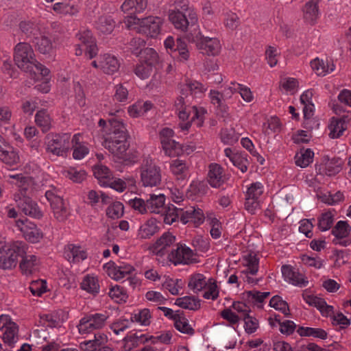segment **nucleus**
<instances>
[{
  "mask_svg": "<svg viewBox=\"0 0 351 351\" xmlns=\"http://www.w3.org/2000/svg\"><path fill=\"white\" fill-rule=\"evenodd\" d=\"M109 122V136L102 143L103 146L112 154L123 157L130 147L128 141L129 135L122 121L112 118Z\"/></svg>",
  "mask_w": 351,
  "mask_h": 351,
  "instance_id": "1",
  "label": "nucleus"
},
{
  "mask_svg": "<svg viewBox=\"0 0 351 351\" xmlns=\"http://www.w3.org/2000/svg\"><path fill=\"white\" fill-rule=\"evenodd\" d=\"M26 254L25 245L22 242L16 241L10 245L0 243V268L10 269L15 267L19 257Z\"/></svg>",
  "mask_w": 351,
  "mask_h": 351,
  "instance_id": "2",
  "label": "nucleus"
},
{
  "mask_svg": "<svg viewBox=\"0 0 351 351\" xmlns=\"http://www.w3.org/2000/svg\"><path fill=\"white\" fill-rule=\"evenodd\" d=\"M14 60L16 65L25 72H29L32 75H36L33 71V64L36 60L32 46L27 43H19L14 47Z\"/></svg>",
  "mask_w": 351,
  "mask_h": 351,
  "instance_id": "3",
  "label": "nucleus"
},
{
  "mask_svg": "<svg viewBox=\"0 0 351 351\" xmlns=\"http://www.w3.org/2000/svg\"><path fill=\"white\" fill-rule=\"evenodd\" d=\"M125 23L128 28L133 25H138L137 31L139 33L154 38L160 33L162 19L152 16L143 19H139L137 16H128Z\"/></svg>",
  "mask_w": 351,
  "mask_h": 351,
  "instance_id": "4",
  "label": "nucleus"
},
{
  "mask_svg": "<svg viewBox=\"0 0 351 351\" xmlns=\"http://www.w3.org/2000/svg\"><path fill=\"white\" fill-rule=\"evenodd\" d=\"M195 30V33H189L186 38L190 42L195 43L202 53L208 56H216L221 49L219 40L216 38L204 37L200 32Z\"/></svg>",
  "mask_w": 351,
  "mask_h": 351,
  "instance_id": "5",
  "label": "nucleus"
},
{
  "mask_svg": "<svg viewBox=\"0 0 351 351\" xmlns=\"http://www.w3.org/2000/svg\"><path fill=\"white\" fill-rule=\"evenodd\" d=\"M141 178L144 186H158L161 182L160 168L152 159H144L141 167Z\"/></svg>",
  "mask_w": 351,
  "mask_h": 351,
  "instance_id": "6",
  "label": "nucleus"
},
{
  "mask_svg": "<svg viewBox=\"0 0 351 351\" xmlns=\"http://www.w3.org/2000/svg\"><path fill=\"white\" fill-rule=\"evenodd\" d=\"M16 206L26 215L36 219H40L43 213L37 203L27 195V189L22 188L14 194Z\"/></svg>",
  "mask_w": 351,
  "mask_h": 351,
  "instance_id": "7",
  "label": "nucleus"
},
{
  "mask_svg": "<svg viewBox=\"0 0 351 351\" xmlns=\"http://www.w3.org/2000/svg\"><path fill=\"white\" fill-rule=\"evenodd\" d=\"M47 149L57 156H64L70 148V135L49 134L47 136Z\"/></svg>",
  "mask_w": 351,
  "mask_h": 351,
  "instance_id": "8",
  "label": "nucleus"
},
{
  "mask_svg": "<svg viewBox=\"0 0 351 351\" xmlns=\"http://www.w3.org/2000/svg\"><path fill=\"white\" fill-rule=\"evenodd\" d=\"M45 197L50 203L56 219L60 222L66 221L69 215V212L64 199L58 194L57 190L53 189L46 191Z\"/></svg>",
  "mask_w": 351,
  "mask_h": 351,
  "instance_id": "9",
  "label": "nucleus"
},
{
  "mask_svg": "<svg viewBox=\"0 0 351 351\" xmlns=\"http://www.w3.org/2000/svg\"><path fill=\"white\" fill-rule=\"evenodd\" d=\"M165 47L169 49L171 52L174 53L173 57L179 58L180 60H187L189 57V51L186 48V44L182 38L176 39V44L172 36H168L165 40Z\"/></svg>",
  "mask_w": 351,
  "mask_h": 351,
  "instance_id": "10",
  "label": "nucleus"
},
{
  "mask_svg": "<svg viewBox=\"0 0 351 351\" xmlns=\"http://www.w3.org/2000/svg\"><path fill=\"white\" fill-rule=\"evenodd\" d=\"M17 226L23 233V236L26 240L31 243H35L38 242L43 237L42 232L34 223L23 220L16 221Z\"/></svg>",
  "mask_w": 351,
  "mask_h": 351,
  "instance_id": "11",
  "label": "nucleus"
},
{
  "mask_svg": "<svg viewBox=\"0 0 351 351\" xmlns=\"http://www.w3.org/2000/svg\"><path fill=\"white\" fill-rule=\"evenodd\" d=\"M81 42L82 46L84 47L85 55L89 59L95 57L98 53V49L95 40L93 38L90 31L86 30L77 35Z\"/></svg>",
  "mask_w": 351,
  "mask_h": 351,
  "instance_id": "12",
  "label": "nucleus"
},
{
  "mask_svg": "<svg viewBox=\"0 0 351 351\" xmlns=\"http://www.w3.org/2000/svg\"><path fill=\"white\" fill-rule=\"evenodd\" d=\"M193 256V252L189 247L178 244L176 249H173L169 254V261L174 264L189 263Z\"/></svg>",
  "mask_w": 351,
  "mask_h": 351,
  "instance_id": "13",
  "label": "nucleus"
},
{
  "mask_svg": "<svg viewBox=\"0 0 351 351\" xmlns=\"http://www.w3.org/2000/svg\"><path fill=\"white\" fill-rule=\"evenodd\" d=\"M208 168V182L213 188H219L226 181L223 168L217 164H210Z\"/></svg>",
  "mask_w": 351,
  "mask_h": 351,
  "instance_id": "14",
  "label": "nucleus"
},
{
  "mask_svg": "<svg viewBox=\"0 0 351 351\" xmlns=\"http://www.w3.org/2000/svg\"><path fill=\"white\" fill-rule=\"evenodd\" d=\"M204 215L202 209L195 207H190L186 210L181 211V221L183 223L193 222L195 226L202 223L204 221Z\"/></svg>",
  "mask_w": 351,
  "mask_h": 351,
  "instance_id": "15",
  "label": "nucleus"
},
{
  "mask_svg": "<svg viewBox=\"0 0 351 351\" xmlns=\"http://www.w3.org/2000/svg\"><path fill=\"white\" fill-rule=\"evenodd\" d=\"M120 66L117 58L110 54L100 55V70L108 75H112L117 72Z\"/></svg>",
  "mask_w": 351,
  "mask_h": 351,
  "instance_id": "16",
  "label": "nucleus"
},
{
  "mask_svg": "<svg viewBox=\"0 0 351 351\" xmlns=\"http://www.w3.org/2000/svg\"><path fill=\"white\" fill-rule=\"evenodd\" d=\"M169 18L175 27L182 31L186 30L190 24V22L186 19V15L179 10L171 12L169 13ZM196 21L197 19L195 17L191 18V26L195 24Z\"/></svg>",
  "mask_w": 351,
  "mask_h": 351,
  "instance_id": "17",
  "label": "nucleus"
},
{
  "mask_svg": "<svg viewBox=\"0 0 351 351\" xmlns=\"http://www.w3.org/2000/svg\"><path fill=\"white\" fill-rule=\"evenodd\" d=\"M64 256L67 261L72 263H79L87 257L86 252L82 250L80 246L68 244L64 247Z\"/></svg>",
  "mask_w": 351,
  "mask_h": 351,
  "instance_id": "18",
  "label": "nucleus"
},
{
  "mask_svg": "<svg viewBox=\"0 0 351 351\" xmlns=\"http://www.w3.org/2000/svg\"><path fill=\"white\" fill-rule=\"evenodd\" d=\"M147 5V0H125L121 5L123 12L133 16L136 13H141L145 10ZM134 16H135L134 15Z\"/></svg>",
  "mask_w": 351,
  "mask_h": 351,
  "instance_id": "19",
  "label": "nucleus"
},
{
  "mask_svg": "<svg viewBox=\"0 0 351 351\" xmlns=\"http://www.w3.org/2000/svg\"><path fill=\"white\" fill-rule=\"evenodd\" d=\"M0 160L10 166L16 165L19 161V156L14 148L6 143L0 149Z\"/></svg>",
  "mask_w": 351,
  "mask_h": 351,
  "instance_id": "20",
  "label": "nucleus"
},
{
  "mask_svg": "<svg viewBox=\"0 0 351 351\" xmlns=\"http://www.w3.org/2000/svg\"><path fill=\"white\" fill-rule=\"evenodd\" d=\"M282 274L286 279L294 285L305 286L308 282L304 279L301 274L295 271L290 265H282Z\"/></svg>",
  "mask_w": 351,
  "mask_h": 351,
  "instance_id": "21",
  "label": "nucleus"
},
{
  "mask_svg": "<svg viewBox=\"0 0 351 351\" xmlns=\"http://www.w3.org/2000/svg\"><path fill=\"white\" fill-rule=\"evenodd\" d=\"M311 66L317 75L324 76L335 70L332 61L329 62L328 60L324 61V60H319L318 58L311 62Z\"/></svg>",
  "mask_w": 351,
  "mask_h": 351,
  "instance_id": "22",
  "label": "nucleus"
},
{
  "mask_svg": "<svg viewBox=\"0 0 351 351\" xmlns=\"http://www.w3.org/2000/svg\"><path fill=\"white\" fill-rule=\"evenodd\" d=\"M175 328L182 333L192 336L195 334V330L189 325L188 319L182 316L179 311H176L173 317Z\"/></svg>",
  "mask_w": 351,
  "mask_h": 351,
  "instance_id": "23",
  "label": "nucleus"
},
{
  "mask_svg": "<svg viewBox=\"0 0 351 351\" xmlns=\"http://www.w3.org/2000/svg\"><path fill=\"white\" fill-rule=\"evenodd\" d=\"M146 201L147 210L151 213H160L165 208V197L162 194L150 195Z\"/></svg>",
  "mask_w": 351,
  "mask_h": 351,
  "instance_id": "24",
  "label": "nucleus"
},
{
  "mask_svg": "<svg viewBox=\"0 0 351 351\" xmlns=\"http://www.w3.org/2000/svg\"><path fill=\"white\" fill-rule=\"evenodd\" d=\"M320 0H311L307 2L304 8V17L306 21L312 24L318 17V3Z\"/></svg>",
  "mask_w": 351,
  "mask_h": 351,
  "instance_id": "25",
  "label": "nucleus"
},
{
  "mask_svg": "<svg viewBox=\"0 0 351 351\" xmlns=\"http://www.w3.org/2000/svg\"><path fill=\"white\" fill-rule=\"evenodd\" d=\"M159 230L157 221L154 218L148 219L139 228L138 236L141 239H149L156 233Z\"/></svg>",
  "mask_w": 351,
  "mask_h": 351,
  "instance_id": "26",
  "label": "nucleus"
},
{
  "mask_svg": "<svg viewBox=\"0 0 351 351\" xmlns=\"http://www.w3.org/2000/svg\"><path fill=\"white\" fill-rule=\"evenodd\" d=\"M346 123L344 119L332 118L331 122L328 125L330 130L329 136L331 138H336L341 136L343 132L346 130Z\"/></svg>",
  "mask_w": 351,
  "mask_h": 351,
  "instance_id": "27",
  "label": "nucleus"
},
{
  "mask_svg": "<svg viewBox=\"0 0 351 351\" xmlns=\"http://www.w3.org/2000/svg\"><path fill=\"white\" fill-rule=\"evenodd\" d=\"M204 90L206 88L204 85L197 81L186 80L185 84L180 85V94L185 96H188L189 93L191 95L202 93Z\"/></svg>",
  "mask_w": 351,
  "mask_h": 351,
  "instance_id": "28",
  "label": "nucleus"
},
{
  "mask_svg": "<svg viewBox=\"0 0 351 351\" xmlns=\"http://www.w3.org/2000/svg\"><path fill=\"white\" fill-rule=\"evenodd\" d=\"M19 27L21 32L28 38H36L40 34V27L38 25L31 21H21L19 24Z\"/></svg>",
  "mask_w": 351,
  "mask_h": 351,
  "instance_id": "29",
  "label": "nucleus"
},
{
  "mask_svg": "<svg viewBox=\"0 0 351 351\" xmlns=\"http://www.w3.org/2000/svg\"><path fill=\"white\" fill-rule=\"evenodd\" d=\"M175 304L185 309L197 311L200 308V300L195 296H185L176 300Z\"/></svg>",
  "mask_w": 351,
  "mask_h": 351,
  "instance_id": "30",
  "label": "nucleus"
},
{
  "mask_svg": "<svg viewBox=\"0 0 351 351\" xmlns=\"http://www.w3.org/2000/svg\"><path fill=\"white\" fill-rule=\"evenodd\" d=\"M314 152L309 148H302L295 156L296 165L304 168L308 166L313 160Z\"/></svg>",
  "mask_w": 351,
  "mask_h": 351,
  "instance_id": "31",
  "label": "nucleus"
},
{
  "mask_svg": "<svg viewBox=\"0 0 351 351\" xmlns=\"http://www.w3.org/2000/svg\"><path fill=\"white\" fill-rule=\"evenodd\" d=\"M20 263V269L23 274L25 275L32 274L37 265L36 256L34 255L27 256L24 254Z\"/></svg>",
  "mask_w": 351,
  "mask_h": 351,
  "instance_id": "32",
  "label": "nucleus"
},
{
  "mask_svg": "<svg viewBox=\"0 0 351 351\" xmlns=\"http://www.w3.org/2000/svg\"><path fill=\"white\" fill-rule=\"evenodd\" d=\"M18 332V326L15 323L10 322L3 334L4 342L10 346H13L19 339Z\"/></svg>",
  "mask_w": 351,
  "mask_h": 351,
  "instance_id": "33",
  "label": "nucleus"
},
{
  "mask_svg": "<svg viewBox=\"0 0 351 351\" xmlns=\"http://www.w3.org/2000/svg\"><path fill=\"white\" fill-rule=\"evenodd\" d=\"M140 61L152 66H155L159 61L157 52L152 48H145L138 56Z\"/></svg>",
  "mask_w": 351,
  "mask_h": 351,
  "instance_id": "34",
  "label": "nucleus"
},
{
  "mask_svg": "<svg viewBox=\"0 0 351 351\" xmlns=\"http://www.w3.org/2000/svg\"><path fill=\"white\" fill-rule=\"evenodd\" d=\"M115 27V22L110 16H101L96 23V28L103 34H110Z\"/></svg>",
  "mask_w": 351,
  "mask_h": 351,
  "instance_id": "35",
  "label": "nucleus"
},
{
  "mask_svg": "<svg viewBox=\"0 0 351 351\" xmlns=\"http://www.w3.org/2000/svg\"><path fill=\"white\" fill-rule=\"evenodd\" d=\"M93 173L95 177L98 180L101 186L108 184V181L112 176L110 170L106 166L102 165H95L93 167Z\"/></svg>",
  "mask_w": 351,
  "mask_h": 351,
  "instance_id": "36",
  "label": "nucleus"
},
{
  "mask_svg": "<svg viewBox=\"0 0 351 351\" xmlns=\"http://www.w3.org/2000/svg\"><path fill=\"white\" fill-rule=\"evenodd\" d=\"M162 146L165 154L170 157L178 156L183 153L182 145L176 142L174 140H170L169 141L163 140Z\"/></svg>",
  "mask_w": 351,
  "mask_h": 351,
  "instance_id": "37",
  "label": "nucleus"
},
{
  "mask_svg": "<svg viewBox=\"0 0 351 351\" xmlns=\"http://www.w3.org/2000/svg\"><path fill=\"white\" fill-rule=\"evenodd\" d=\"M297 332L301 337H313L321 339H326L327 338V332L322 328L300 326L297 330Z\"/></svg>",
  "mask_w": 351,
  "mask_h": 351,
  "instance_id": "38",
  "label": "nucleus"
},
{
  "mask_svg": "<svg viewBox=\"0 0 351 351\" xmlns=\"http://www.w3.org/2000/svg\"><path fill=\"white\" fill-rule=\"evenodd\" d=\"M176 241V237L169 232L163 234L158 239L154 245L155 250H157V254H163L167 247H169Z\"/></svg>",
  "mask_w": 351,
  "mask_h": 351,
  "instance_id": "39",
  "label": "nucleus"
},
{
  "mask_svg": "<svg viewBox=\"0 0 351 351\" xmlns=\"http://www.w3.org/2000/svg\"><path fill=\"white\" fill-rule=\"evenodd\" d=\"M35 121L43 132H47L51 128V118L46 110L37 112L35 116Z\"/></svg>",
  "mask_w": 351,
  "mask_h": 351,
  "instance_id": "40",
  "label": "nucleus"
},
{
  "mask_svg": "<svg viewBox=\"0 0 351 351\" xmlns=\"http://www.w3.org/2000/svg\"><path fill=\"white\" fill-rule=\"evenodd\" d=\"M36 49L42 54H50L53 51L51 40L46 36H42L40 38H36Z\"/></svg>",
  "mask_w": 351,
  "mask_h": 351,
  "instance_id": "41",
  "label": "nucleus"
},
{
  "mask_svg": "<svg viewBox=\"0 0 351 351\" xmlns=\"http://www.w3.org/2000/svg\"><path fill=\"white\" fill-rule=\"evenodd\" d=\"M164 214L162 217H163V221L169 225L172 224L175 222L179 217H181L182 209H178L173 205L169 206L167 208H165Z\"/></svg>",
  "mask_w": 351,
  "mask_h": 351,
  "instance_id": "42",
  "label": "nucleus"
},
{
  "mask_svg": "<svg viewBox=\"0 0 351 351\" xmlns=\"http://www.w3.org/2000/svg\"><path fill=\"white\" fill-rule=\"evenodd\" d=\"M171 170L177 176L178 180H184L186 177L188 167L184 160H175L171 165Z\"/></svg>",
  "mask_w": 351,
  "mask_h": 351,
  "instance_id": "43",
  "label": "nucleus"
},
{
  "mask_svg": "<svg viewBox=\"0 0 351 351\" xmlns=\"http://www.w3.org/2000/svg\"><path fill=\"white\" fill-rule=\"evenodd\" d=\"M206 278L203 274H195L190 278L188 287L194 292L202 291L206 286Z\"/></svg>",
  "mask_w": 351,
  "mask_h": 351,
  "instance_id": "44",
  "label": "nucleus"
},
{
  "mask_svg": "<svg viewBox=\"0 0 351 351\" xmlns=\"http://www.w3.org/2000/svg\"><path fill=\"white\" fill-rule=\"evenodd\" d=\"M53 10L57 13L71 16L75 15L79 12L76 5L64 2L56 3L53 6Z\"/></svg>",
  "mask_w": 351,
  "mask_h": 351,
  "instance_id": "45",
  "label": "nucleus"
},
{
  "mask_svg": "<svg viewBox=\"0 0 351 351\" xmlns=\"http://www.w3.org/2000/svg\"><path fill=\"white\" fill-rule=\"evenodd\" d=\"M81 287L93 294L97 293L99 289L98 279L93 276H87L81 283Z\"/></svg>",
  "mask_w": 351,
  "mask_h": 351,
  "instance_id": "46",
  "label": "nucleus"
},
{
  "mask_svg": "<svg viewBox=\"0 0 351 351\" xmlns=\"http://www.w3.org/2000/svg\"><path fill=\"white\" fill-rule=\"evenodd\" d=\"M350 231L349 225L346 221H339L332 230V234L337 239H343L346 237Z\"/></svg>",
  "mask_w": 351,
  "mask_h": 351,
  "instance_id": "47",
  "label": "nucleus"
},
{
  "mask_svg": "<svg viewBox=\"0 0 351 351\" xmlns=\"http://www.w3.org/2000/svg\"><path fill=\"white\" fill-rule=\"evenodd\" d=\"M269 306L278 311H280L286 316L290 315V313H289V308L288 304L287 303V302L282 300L281 297H280L279 295H275L273 298H271V299L269 301Z\"/></svg>",
  "mask_w": 351,
  "mask_h": 351,
  "instance_id": "48",
  "label": "nucleus"
},
{
  "mask_svg": "<svg viewBox=\"0 0 351 351\" xmlns=\"http://www.w3.org/2000/svg\"><path fill=\"white\" fill-rule=\"evenodd\" d=\"M191 108L193 116L192 117L191 121L186 123H180L179 124V126L182 130H188L191 126V123L195 122V121L197 127H201L203 124V119L199 115V112L198 111L197 107L193 106Z\"/></svg>",
  "mask_w": 351,
  "mask_h": 351,
  "instance_id": "49",
  "label": "nucleus"
},
{
  "mask_svg": "<svg viewBox=\"0 0 351 351\" xmlns=\"http://www.w3.org/2000/svg\"><path fill=\"white\" fill-rule=\"evenodd\" d=\"M333 223V215L330 212L323 213L318 220V228L321 231L329 230Z\"/></svg>",
  "mask_w": 351,
  "mask_h": 351,
  "instance_id": "50",
  "label": "nucleus"
},
{
  "mask_svg": "<svg viewBox=\"0 0 351 351\" xmlns=\"http://www.w3.org/2000/svg\"><path fill=\"white\" fill-rule=\"evenodd\" d=\"M244 295H246V300L249 302L262 303L264 300L270 295L269 292H260L253 290L246 291Z\"/></svg>",
  "mask_w": 351,
  "mask_h": 351,
  "instance_id": "51",
  "label": "nucleus"
},
{
  "mask_svg": "<svg viewBox=\"0 0 351 351\" xmlns=\"http://www.w3.org/2000/svg\"><path fill=\"white\" fill-rule=\"evenodd\" d=\"M123 205L121 202H117L108 207L106 215L112 219H118L123 216Z\"/></svg>",
  "mask_w": 351,
  "mask_h": 351,
  "instance_id": "52",
  "label": "nucleus"
},
{
  "mask_svg": "<svg viewBox=\"0 0 351 351\" xmlns=\"http://www.w3.org/2000/svg\"><path fill=\"white\" fill-rule=\"evenodd\" d=\"M245 322V330L248 334L254 333L258 328V320L255 317L246 314L245 316L241 317Z\"/></svg>",
  "mask_w": 351,
  "mask_h": 351,
  "instance_id": "53",
  "label": "nucleus"
},
{
  "mask_svg": "<svg viewBox=\"0 0 351 351\" xmlns=\"http://www.w3.org/2000/svg\"><path fill=\"white\" fill-rule=\"evenodd\" d=\"M151 317L149 310L144 308L139 311L138 313L134 314L131 317V322H136L141 323L142 325L147 326L149 324V319Z\"/></svg>",
  "mask_w": 351,
  "mask_h": 351,
  "instance_id": "54",
  "label": "nucleus"
},
{
  "mask_svg": "<svg viewBox=\"0 0 351 351\" xmlns=\"http://www.w3.org/2000/svg\"><path fill=\"white\" fill-rule=\"evenodd\" d=\"M153 67L154 66L141 62V63L136 66L134 73L141 79H147L152 73Z\"/></svg>",
  "mask_w": 351,
  "mask_h": 351,
  "instance_id": "55",
  "label": "nucleus"
},
{
  "mask_svg": "<svg viewBox=\"0 0 351 351\" xmlns=\"http://www.w3.org/2000/svg\"><path fill=\"white\" fill-rule=\"evenodd\" d=\"M145 46V41L141 38H134L130 43V50L132 53L138 56L141 52L143 51Z\"/></svg>",
  "mask_w": 351,
  "mask_h": 351,
  "instance_id": "56",
  "label": "nucleus"
},
{
  "mask_svg": "<svg viewBox=\"0 0 351 351\" xmlns=\"http://www.w3.org/2000/svg\"><path fill=\"white\" fill-rule=\"evenodd\" d=\"M133 270L134 267L130 265H120L117 269H113L111 274H113V279L119 280L124 278L125 275L130 274Z\"/></svg>",
  "mask_w": 351,
  "mask_h": 351,
  "instance_id": "57",
  "label": "nucleus"
},
{
  "mask_svg": "<svg viewBox=\"0 0 351 351\" xmlns=\"http://www.w3.org/2000/svg\"><path fill=\"white\" fill-rule=\"evenodd\" d=\"M112 299H115L117 302L125 301L127 298L126 293L124 292L123 287L116 285L112 287L108 293Z\"/></svg>",
  "mask_w": 351,
  "mask_h": 351,
  "instance_id": "58",
  "label": "nucleus"
},
{
  "mask_svg": "<svg viewBox=\"0 0 351 351\" xmlns=\"http://www.w3.org/2000/svg\"><path fill=\"white\" fill-rule=\"evenodd\" d=\"M178 282V279L174 280L172 278L167 277L162 286L164 289H167L172 295H177L179 294Z\"/></svg>",
  "mask_w": 351,
  "mask_h": 351,
  "instance_id": "59",
  "label": "nucleus"
},
{
  "mask_svg": "<svg viewBox=\"0 0 351 351\" xmlns=\"http://www.w3.org/2000/svg\"><path fill=\"white\" fill-rule=\"evenodd\" d=\"M91 324H93V326L96 329L101 328L104 324L105 322L107 319V316L104 314L95 313L94 315H90L86 317Z\"/></svg>",
  "mask_w": 351,
  "mask_h": 351,
  "instance_id": "60",
  "label": "nucleus"
},
{
  "mask_svg": "<svg viewBox=\"0 0 351 351\" xmlns=\"http://www.w3.org/2000/svg\"><path fill=\"white\" fill-rule=\"evenodd\" d=\"M231 162L238 167L242 173L247 170L248 160L241 155H234L231 159Z\"/></svg>",
  "mask_w": 351,
  "mask_h": 351,
  "instance_id": "61",
  "label": "nucleus"
},
{
  "mask_svg": "<svg viewBox=\"0 0 351 351\" xmlns=\"http://www.w3.org/2000/svg\"><path fill=\"white\" fill-rule=\"evenodd\" d=\"M129 205L134 210H138L140 213L143 214L147 212V201L145 202L141 198H134L129 201Z\"/></svg>",
  "mask_w": 351,
  "mask_h": 351,
  "instance_id": "62",
  "label": "nucleus"
},
{
  "mask_svg": "<svg viewBox=\"0 0 351 351\" xmlns=\"http://www.w3.org/2000/svg\"><path fill=\"white\" fill-rule=\"evenodd\" d=\"M107 182L108 184H105L104 186H110L117 191L122 192L126 188V183L123 180L119 178L114 179L112 176Z\"/></svg>",
  "mask_w": 351,
  "mask_h": 351,
  "instance_id": "63",
  "label": "nucleus"
},
{
  "mask_svg": "<svg viewBox=\"0 0 351 351\" xmlns=\"http://www.w3.org/2000/svg\"><path fill=\"white\" fill-rule=\"evenodd\" d=\"M221 141L226 144H231L238 139L233 129H223L221 131Z\"/></svg>",
  "mask_w": 351,
  "mask_h": 351,
  "instance_id": "64",
  "label": "nucleus"
}]
</instances>
